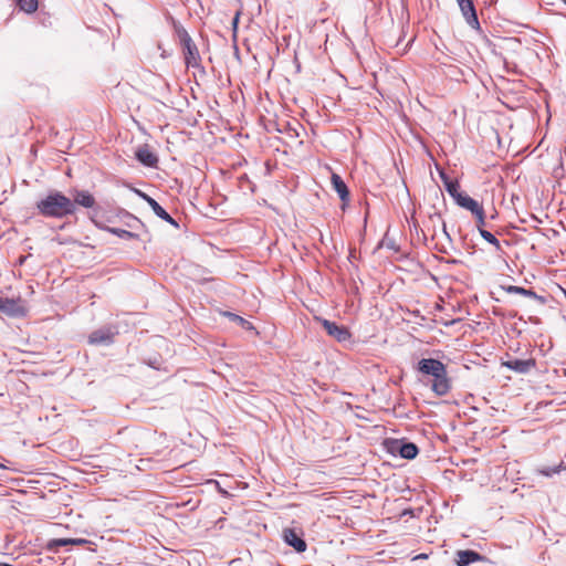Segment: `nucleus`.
I'll list each match as a JSON object with an SVG mask.
<instances>
[{"mask_svg": "<svg viewBox=\"0 0 566 566\" xmlns=\"http://www.w3.org/2000/svg\"><path fill=\"white\" fill-rule=\"evenodd\" d=\"M417 370L431 377L430 387L437 396H446L451 390V379L447 366L434 358H422L418 361Z\"/></svg>", "mask_w": 566, "mask_h": 566, "instance_id": "1", "label": "nucleus"}, {"mask_svg": "<svg viewBox=\"0 0 566 566\" xmlns=\"http://www.w3.org/2000/svg\"><path fill=\"white\" fill-rule=\"evenodd\" d=\"M443 181L446 190L453 198L455 203L472 213L479 232L484 231L486 223L483 205L461 190L459 179H443Z\"/></svg>", "mask_w": 566, "mask_h": 566, "instance_id": "2", "label": "nucleus"}, {"mask_svg": "<svg viewBox=\"0 0 566 566\" xmlns=\"http://www.w3.org/2000/svg\"><path fill=\"white\" fill-rule=\"evenodd\" d=\"M39 213L45 218L62 219L75 213V203L60 191H52L36 202Z\"/></svg>", "mask_w": 566, "mask_h": 566, "instance_id": "3", "label": "nucleus"}, {"mask_svg": "<svg viewBox=\"0 0 566 566\" xmlns=\"http://www.w3.org/2000/svg\"><path fill=\"white\" fill-rule=\"evenodd\" d=\"M316 321L319 322L325 332L337 342H346L352 336L346 326L337 325L335 322H331L325 318L316 317Z\"/></svg>", "mask_w": 566, "mask_h": 566, "instance_id": "4", "label": "nucleus"}, {"mask_svg": "<svg viewBox=\"0 0 566 566\" xmlns=\"http://www.w3.org/2000/svg\"><path fill=\"white\" fill-rule=\"evenodd\" d=\"M180 39L184 48L186 64L192 67L198 66L200 62V55L191 38L188 35V33L184 32L180 35Z\"/></svg>", "mask_w": 566, "mask_h": 566, "instance_id": "5", "label": "nucleus"}, {"mask_svg": "<svg viewBox=\"0 0 566 566\" xmlns=\"http://www.w3.org/2000/svg\"><path fill=\"white\" fill-rule=\"evenodd\" d=\"M0 312L10 317H21L27 314V310L21 300L0 297Z\"/></svg>", "mask_w": 566, "mask_h": 566, "instance_id": "6", "label": "nucleus"}, {"mask_svg": "<svg viewBox=\"0 0 566 566\" xmlns=\"http://www.w3.org/2000/svg\"><path fill=\"white\" fill-rule=\"evenodd\" d=\"M116 334L111 327H102L88 335V343L91 345H111Z\"/></svg>", "mask_w": 566, "mask_h": 566, "instance_id": "7", "label": "nucleus"}, {"mask_svg": "<svg viewBox=\"0 0 566 566\" xmlns=\"http://www.w3.org/2000/svg\"><path fill=\"white\" fill-rule=\"evenodd\" d=\"M536 365L535 359H507L502 361V366L520 374L528 373L532 368H534Z\"/></svg>", "mask_w": 566, "mask_h": 566, "instance_id": "8", "label": "nucleus"}, {"mask_svg": "<svg viewBox=\"0 0 566 566\" xmlns=\"http://www.w3.org/2000/svg\"><path fill=\"white\" fill-rule=\"evenodd\" d=\"M390 451L398 452L402 458L408 460L415 459L418 454V448L415 443L398 440L391 442Z\"/></svg>", "mask_w": 566, "mask_h": 566, "instance_id": "9", "label": "nucleus"}, {"mask_svg": "<svg viewBox=\"0 0 566 566\" xmlns=\"http://www.w3.org/2000/svg\"><path fill=\"white\" fill-rule=\"evenodd\" d=\"M457 2L467 22L472 27L478 25L479 21L472 0H457Z\"/></svg>", "mask_w": 566, "mask_h": 566, "instance_id": "10", "label": "nucleus"}, {"mask_svg": "<svg viewBox=\"0 0 566 566\" xmlns=\"http://www.w3.org/2000/svg\"><path fill=\"white\" fill-rule=\"evenodd\" d=\"M284 541L292 546L296 552L303 553L306 549V543L293 528H285L283 531Z\"/></svg>", "mask_w": 566, "mask_h": 566, "instance_id": "11", "label": "nucleus"}, {"mask_svg": "<svg viewBox=\"0 0 566 566\" xmlns=\"http://www.w3.org/2000/svg\"><path fill=\"white\" fill-rule=\"evenodd\" d=\"M138 195L145 199V201L151 207L153 211L160 219L169 222L170 224L177 226V222L170 217L169 213L151 197L138 191Z\"/></svg>", "mask_w": 566, "mask_h": 566, "instance_id": "12", "label": "nucleus"}, {"mask_svg": "<svg viewBox=\"0 0 566 566\" xmlns=\"http://www.w3.org/2000/svg\"><path fill=\"white\" fill-rule=\"evenodd\" d=\"M72 201L75 203V207L93 208L95 206V198L86 190H74Z\"/></svg>", "mask_w": 566, "mask_h": 566, "instance_id": "13", "label": "nucleus"}, {"mask_svg": "<svg viewBox=\"0 0 566 566\" xmlns=\"http://www.w3.org/2000/svg\"><path fill=\"white\" fill-rule=\"evenodd\" d=\"M331 180H332L333 189L338 193V196L342 200V209L345 210V208L349 203V189L343 179H331Z\"/></svg>", "mask_w": 566, "mask_h": 566, "instance_id": "14", "label": "nucleus"}, {"mask_svg": "<svg viewBox=\"0 0 566 566\" xmlns=\"http://www.w3.org/2000/svg\"><path fill=\"white\" fill-rule=\"evenodd\" d=\"M482 559V556L474 551H459L457 552V565L458 566H468L471 563L479 562Z\"/></svg>", "mask_w": 566, "mask_h": 566, "instance_id": "15", "label": "nucleus"}, {"mask_svg": "<svg viewBox=\"0 0 566 566\" xmlns=\"http://www.w3.org/2000/svg\"><path fill=\"white\" fill-rule=\"evenodd\" d=\"M136 158L145 166H155L157 163L156 155L148 147H140L136 151Z\"/></svg>", "mask_w": 566, "mask_h": 566, "instance_id": "16", "label": "nucleus"}, {"mask_svg": "<svg viewBox=\"0 0 566 566\" xmlns=\"http://www.w3.org/2000/svg\"><path fill=\"white\" fill-rule=\"evenodd\" d=\"M502 289L505 292H507V293L520 294L522 296L530 297V298H536L537 297V295H536V293L534 291L526 290V289L521 287V286L507 285V286H502Z\"/></svg>", "mask_w": 566, "mask_h": 566, "instance_id": "17", "label": "nucleus"}, {"mask_svg": "<svg viewBox=\"0 0 566 566\" xmlns=\"http://www.w3.org/2000/svg\"><path fill=\"white\" fill-rule=\"evenodd\" d=\"M226 316H228L232 322L239 324L240 326H242L244 329L247 331H252L254 329V326L249 322L247 321L245 318L237 315V314H233V313H230V312H226L224 313Z\"/></svg>", "mask_w": 566, "mask_h": 566, "instance_id": "18", "label": "nucleus"}, {"mask_svg": "<svg viewBox=\"0 0 566 566\" xmlns=\"http://www.w3.org/2000/svg\"><path fill=\"white\" fill-rule=\"evenodd\" d=\"M19 7L28 13L34 12L38 9V0H19Z\"/></svg>", "mask_w": 566, "mask_h": 566, "instance_id": "19", "label": "nucleus"}, {"mask_svg": "<svg viewBox=\"0 0 566 566\" xmlns=\"http://www.w3.org/2000/svg\"><path fill=\"white\" fill-rule=\"evenodd\" d=\"M481 237L488 241L489 243H491L492 245L495 247L496 250H500L501 249V244H500V241L494 237V234H492L490 231L488 230H484V231H481L480 232Z\"/></svg>", "mask_w": 566, "mask_h": 566, "instance_id": "20", "label": "nucleus"}, {"mask_svg": "<svg viewBox=\"0 0 566 566\" xmlns=\"http://www.w3.org/2000/svg\"><path fill=\"white\" fill-rule=\"evenodd\" d=\"M54 546H66L72 545V538H57L52 542Z\"/></svg>", "mask_w": 566, "mask_h": 566, "instance_id": "21", "label": "nucleus"}, {"mask_svg": "<svg viewBox=\"0 0 566 566\" xmlns=\"http://www.w3.org/2000/svg\"><path fill=\"white\" fill-rule=\"evenodd\" d=\"M325 170H326V171H322L321 174L329 172V174H331V177H333V178L338 177V175H337L335 171L331 170V168H329V167H327V166H326V167H325Z\"/></svg>", "mask_w": 566, "mask_h": 566, "instance_id": "22", "label": "nucleus"}, {"mask_svg": "<svg viewBox=\"0 0 566 566\" xmlns=\"http://www.w3.org/2000/svg\"><path fill=\"white\" fill-rule=\"evenodd\" d=\"M84 543H86L85 539L72 538V545H82Z\"/></svg>", "mask_w": 566, "mask_h": 566, "instance_id": "23", "label": "nucleus"}, {"mask_svg": "<svg viewBox=\"0 0 566 566\" xmlns=\"http://www.w3.org/2000/svg\"><path fill=\"white\" fill-rule=\"evenodd\" d=\"M556 184H557V187L559 188V190L566 193V187L563 188V184L560 182V180H557Z\"/></svg>", "mask_w": 566, "mask_h": 566, "instance_id": "24", "label": "nucleus"}, {"mask_svg": "<svg viewBox=\"0 0 566 566\" xmlns=\"http://www.w3.org/2000/svg\"><path fill=\"white\" fill-rule=\"evenodd\" d=\"M484 193H488V189H483L481 191V193L474 192L475 196H481V197H483Z\"/></svg>", "mask_w": 566, "mask_h": 566, "instance_id": "25", "label": "nucleus"}, {"mask_svg": "<svg viewBox=\"0 0 566 566\" xmlns=\"http://www.w3.org/2000/svg\"><path fill=\"white\" fill-rule=\"evenodd\" d=\"M512 202L514 203L515 200H520L518 196L516 195H512V198H511Z\"/></svg>", "mask_w": 566, "mask_h": 566, "instance_id": "26", "label": "nucleus"}, {"mask_svg": "<svg viewBox=\"0 0 566 566\" xmlns=\"http://www.w3.org/2000/svg\"><path fill=\"white\" fill-rule=\"evenodd\" d=\"M542 473L545 474V475H549L551 474V472H547V471H542Z\"/></svg>", "mask_w": 566, "mask_h": 566, "instance_id": "27", "label": "nucleus"}, {"mask_svg": "<svg viewBox=\"0 0 566 566\" xmlns=\"http://www.w3.org/2000/svg\"><path fill=\"white\" fill-rule=\"evenodd\" d=\"M238 22V15L234 18L233 24L235 25Z\"/></svg>", "mask_w": 566, "mask_h": 566, "instance_id": "28", "label": "nucleus"}, {"mask_svg": "<svg viewBox=\"0 0 566 566\" xmlns=\"http://www.w3.org/2000/svg\"><path fill=\"white\" fill-rule=\"evenodd\" d=\"M566 3V0H563Z\"/></svg>", "mask_w": 566, "mask_h": 566, "instance_id": "29", "label": "nucleus"}]
</instances>
